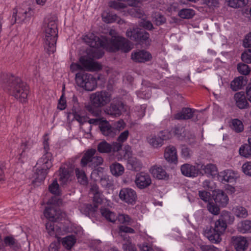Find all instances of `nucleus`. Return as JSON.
<instances>
[{"mask_svg": "<svg viewBox=\"0 0 251 251\" xmlns=\"http://www.w3.org/2000/svg\"><path fill=\"white\" fill-rule=\"evenodd\" d=\"M3 78L5 79L2 84L3 90L20 102H26L29 93V87L26 84L14 75H3Z\"/></svg>", "mask_w": 251, "mask_h": 251, "instance_id": "1", "label": "nucleus"}, {"mask_svg": "<svg viewBox=\"0 0 251 251\" xmlns=\"http://www.w3.org/2000/svg\"><path fill=\"white\" fill-rule=\"evenodd\" d=\"M57 21L56 15L51 14L45 18L43 25L45 34V49L49 54L53 53L56 50L58 35Z\"/></svg>", "mask_w": 251, "mask_h": 251, "instance_id": "2", "label": "nucleus"}, {"mask_svg": "<svg viewBox=\"0 0 251 251\" xmlns=\"http://www.w3.org/2000/svg\"><path fill=\"white\" fill-rule=\"evenodd\" d=\"M91 104L86 106V110L93 116L99 117L101 114L100 107L110 101V94L105 91H98L91 96Z\"/></svg>", "mask_w": 251, "mask_h": 251, "instance_id": "3", "label": "nucleus"}, {"mask_svg": "<svg viewBox=\"0 0 251 251\" xmlns=\"http://www.w3.org/2000/svg\"><path fill=\"white\" fill-rule=\"evenodd\" d=\"M34 15V10L30 7L25 9L22 7H17L13 9L11 23H26Z\"/></svg>", "mask_w": 251, "mask_h": 251, "instance_id": "4", "label": "nucleus"}, {"mask_svg": "<svg viewBox=\"0 0 251 251\" xmlns=\"http://www.w3.org/2000/svg\"><path fill=\"white\" fill-rule=\"evenodd\" d=\"M96 152V150L94 149L88 150L81 159V166L85 167L88 165L92 168H95L101 165L103 162V159L100 156L95 155Z\"/></svg>", "mask_w": 251, "mask_h": 251, "instance_id": "5", "label": "nucleus"}, {"mask_svg": "<svg viewBox=\"0 0 251 251\" xmlns=\"http://www.w3.org/2000/svg\"><path fill=\"white\" fill-rule=\"evenodd\" d=\"M126 35L130 40L140 44H149L150 43L149 33L137 27L128 29Z\"/></svg>", "mask_w": 251, "mask_h": 251, "instance_id": "6", "label": "nucleus"}, {"mask_svg": "<svg viewBox=\"0 0 251 251\" xmlns=\"http://www.w3.org/2000/svg\"><path fill=\"white\" fill-rule=\"evenodd\" d=\"M112 34V30L111 29V51L121 50L127 52L131 50L132 47L129 41L119 36H113Z\"/></svg>", "mask_w": 251, "mask_h": 251, "instance_id": "7", "label": "nucleus"}, {"mask_svg": "<svg viewBox=\"0 0 251 251\" xmlns=\"http://www.w3.org/2000/svg\"><path fill=\"white\" fill-rule=\"evenodd\" d=\"M48 134L45 135L44 138V140L43 142L44 154L40 158L37 162V165L40 167H42L44 169L49 170L52 166L51 160L52 159V154L49 152L50 149L49 144V138L48 137Z\"/></svg>", "mask_w": 251, "mask_h": 251, "instance_id": "8", "label": "nucleus"}, {"mask_svg": "<svg viewBox=\"0 0 251 251\" xmlns=\"http://www.w3.org/2000/svg\"><path fill=\"white\" fill-rule=\"evenodd\" d=\"M79 62L83 69H84L87 71H96L100 70L101 68L100 64L87 56H81Z\"/></svg>", "mask_w": 251, "mask_h": 251, "instance_id": "9", "label": "nucleus"}, {"mask_svg": "<svg viewBox=\"0 0 251 251\" xmlns=\"http://www.w3.org/2000/svg\"><path fill=\"white\" fill-rule=\"evenodd\" d=\"M45 216L50 221H58L64 217L65 214L58 207H48L44 211Z\"/></svg>", "mask_w": 251, "mask_h": 251, "instance_id": "10", "label": "nucleus"}, {"mask_svg": "<svg viewBox=\"0 0 251 251\" xmlns=\"http://www.w3.org/2000/svg\"><path fill=\"white\" fill-rule=\"evenodd\" d=\"M120 199L128 204H133L137 199L135 191L129 188L122 189L119 193Z\"/></svg>", "mask_w": 251, "mask_h": 251, "instance_id": "11", "label": "nucleus"}, {"mask_svg": "<svg viewBox=\"0 0 251 251\" xmlns=\"http://www.w3.org/2000/svg\"><path fill=\"white\" fill-rule=\"evenodd\" d=\"M84 42L90 47L94 48L104 47L105 42L102 41L99 37L95 36L93 33H90L85 35L83 38Z\"/></svg>", "mask_w": 251, "mask_h": 251, "instance_id": "12", "label": "nucleus"}, {"mask_svg": "<svg viewBox=\"0 0 251 251\" xmlns=\"http://www.w3.org/2000/svg\"><path fill=\"white\" fill-rule=\"evenodd\" d=\"M200 164H197V166H193L190 164H184L181 166V173L186 176H197L200 172L199 167Z\"/></svg>", "mask_w": 251, "mask_h": 251, "instance_id": "13", "label": "nucleus"}, {"mask_svg": "<svg viewBox=\"0 0 251 251\" xmlns=\"http://www.w3.org/2000/svg\"><path fill=\"white\" fill-rule=\"evenodd\" d=\"M135 182L138 188L143 189L150 185L151 180L149 175L141 172L136 175Z\"/></svg>", "mask_w": 251, "mask_h": 251, "instance_id": "14", "label": "nucleus"}, {"mask_svg": "<svg viewBox=\"0 0 251 251\" xmlns=\"http://www.w3.org/2000/svg\"><path fill=\"white\" fill-rule=\"evenodd\" d=\"M231 244L236 251H244L248 247V242L247 239L241 236H232Z\"/></svg>", "mask_w": 251, "mask_h": 251, "instance_id": "15", "label": "nucleus"}, {"mask_svg": "<svg viewBox=\"0 0 251 251\" xmlns=\"http://www.w3.org/2000/svg\"><path fill=\"white\" fill-rule=\"evenodd\" d=\"M213 197L215 203L222 207L226 206L229 201L226 194L221 190L214 191L213 193Z\"/></svg>", "mask_w": 251, "mask_h": 251, "instance_id": "16", "label": "nucleus"}, {"mask_svg": "<svg viewBox=\"0 0 251 251\" xmlns=\"http://www.w3.org/2000/svg\"><path fill=\"white\" fill-rule=\"evenodd\" d=\"M164 156L165 159L169 163L176 164L177 162L176 149L173 146H169L166 148Z\"/></svg>", "mask_w": 251, "mask_h": 251, "instance_id": "17", "label": "nucleus"}, {"mask_svg": "<svg viewBox=\"0 0 251 251\" xmlns=\"http://www.w3.org/2000/svg\"><path fill=\"white\" fill-rule=\"evenodd\" d=\"M222 235L218 231L213 229L212 227L206 229L204 231V236L212 243H220L222 241Z\"/></svg>", "mask_w": 251, "mask_h": 251, "instance_id": "18", "label": "nucleus"}, {"mask_svg": "<svg viewBox=\"0 0 251 251\" xmlns=\"http://www.w3.org/2000/svg\"><path fill=\"white\" fill-rule=\"evenodd\" d=\"M118 221L120 224L131 225L133 220L128 215L125 214H119L116 215L115 213L111 212V223H115Z\"/></svg>", "mask_w": 251, "mask_h": 251, "instance_id": "19", "label": "nucleus"}, {"mask_svg": "<svg viewBox=\"0 0 251 251\" xmlns=\"http://www.w3.org/2000/svg\"><path fill=\"white\" fill-rule=\"evenodd\" d=\"M151 57V54L144 50H141L132 53V59L137 62H144L149 61Z\"/></svg>", "mask_w": 251, "mask_h": 251, "instance_id": "20", "label": "nucleus"}, {"mask_svg": "<svg viewBox=\"0 0 251 251\" xmlns=\"http://www.w3.org/2000/svg\"><path fill=\"white\" fill-rule=\"evenodd\" d=\"M196 110L188 107H184L174 116L176 120H188L192 118Z\"/></svg>", "mask_w": 251, "mask_h": 251, "instance_id": "21", "label": "nucleus"}, {"mask_svg": "<svg viewBox=\"0 0 251 251\" xmlns=\"http://www.w3.org/2000/svg\"><path fill=\"white\" fill-rule=\"evenodd\" d=\"M219 178L223 183L232 182L235 181V174L231 170H226L218 174Z\"/></svg>", "mask_w": 251, "mask_h": 251, "instance_id": "22", "label": "nucleus"}, {"mask_svg": "<svg viewBox=\"0 0 251 251\" xmlns=\"http://www.w3.org/2000/svg\"><path fill=\"white\" fill-rule=\"evenodd\" d=\"M234 98L237 106L240 109H244L248 107L249 103L244 92H240L236 93L234 95Z\"/></svg>", "mask_w": 251, "mask_h": 251, "instance_id": "23", "label": "nucleus"}, {"mask_svg": "<svg viewBox=\"0 0 251 251\" xmlns=\"http://www.w3.org/2000/svg\"><path fill=\"white\" fill-rule=\"evenodd\" d=\"M199 170L203 171L205 174L212 177L215 176L218 174V169L216 166L211 163L206 165L200 164Z\"/></svg>", "mask_w": 251, "mask_h": 251, "instance_id": "24", "label": "nucleus"}, {"mask_svg": "<svg viewBox=\"0 0 251 251\" xmlns=\"http://www.w3.org/2000/svg\"><path fill=\"white\" fill-rule=\"evenodd\" d=\"M150 172L154 177L159 179H165L168 177V175L166 171L161 167L154 166L151 169Z\"/></svg>", "mask_w": 251, "mask_h": 251, "instance_id": "25", "label": "nucleus"}, {"mask_svg": "<svg viewBox=\"0 0 251 251\" xmlns=\"http://www.w3.org/2000/svg\"><path fill=\"white\" fill-rule=\"evenodd\" d=\"M247 83V80L246 76H240L237 77L231 81L230 84L231 88L233 91H237L242 89L243 86H245Z\"/></svg>", "mask_w": 251, "mask_h": 251, "instance_id": "26", "label": "nucleus"}, {"mask_svg": "<svg viewBox=\"0 0 251 251\" xmlns=\"http://www.w3.org/2000/svg\"><path fill=\"white\" fill-rule=\"evenodd\" d=\"M72 173L71 169L62 166L59 169V180L63 184L66 183L69 181Z\"/></svg>", "mask_w": 251, "mask_h": 251, "instance_id": "27", "label": "nucleus"}, {"mask_svg": "<svg viewBox=\"0 0 251 251\" xmlns=\"http://www.w3.org/2000/svg\"><path fill=\"white\" fill-rule=\"evenodd\" d=\"M142 164L141 161L135 157H130L127 160V167L129 170L138 171L141 170Z\"/></svg>", "mask_w": 251, "mask_h": 251, "instance_id": "28", "label": "nucleus"}, {"mask_svg": "<svg viewBox=\"0 0 251 251\" xmlns=\"http://www.w3.org/2000/svg\"><path fill=\"white\" fill-rule=\"evenodd\" d=\"M124 110V104L121 101L113 103L111 106V116L115 117L120 116Z\"/></svg>", "mask_w": 251, "mask_h": 251, "instance_id": "29", "label": "nucleus"}, {"mask_svg": "<svg viewBox=\"0 0 251 251\" xmlns=\"http://www.w3.org/2000/svg\"><path fill=\"white\" fill-rule=\"evenodd\" d=\"M237 230L242 233L251 232V221L245 220L238 224Z\"/></svg>", "mask_w": 251, "mask_h": 251, "instance_id": "30", "label": "nucleus"}, {"mask_svg": "<svg viewBox=\"0 0 251 251\" xmlns=\"http://www.w3.org/2000/svg\"><path fill=\"white\" fill-rule=\"evenodd\" d=\"M90 74L87 73L84 71H80L75 75V81L78 86L83 88L85 82L87 81L88 75Z\"/></svg>", "mask_w": 251, "mask_h": 251, "instance_id": "31", "label": "nucleus"}, {"mask_svg": "<svg viewBox=\"0 0 251 251\" xmlns=\"http://www.w3.org/2000/svg\"><path fill=\"white\" fill-rule=\"evenodd\" d=\"M97 86V82L96 78L91 74L88 75L87 81L84 84L83 88L88 91H92L95 90Z\"/></svg>", "mask_w": 251, "mask_h": 251, "instance_id": "32", "label": "nucleus"}, {"mask_svg": "<svg viewBox=\"0 0 251 251\" xmlns=\"http://www.w3.org/2000/svg\"><path fill=\"white\" fill-rule=\"evenodd\" d=\"M48 170L38 166L35 174V179L33 181V182H41L43 181L46 178Z\"/></svg>", "mask_w": 251, "mask_h": 251, "instance_id": "33", "label": "nucleus"}, {"mask_svg": "<svg viewBox=\"0 0 251 251\" xmlns=\"http://www.w3.org/2000/svg\"><path fill=\"white\" fill-rule=\"evenodd\" d=\"M147 140L148 143L154 148H160L163 145L157 135H151L147 137Z\"/></svg>", "mask_w": 251, "mask_h": 251, "instance_id": "34", "label": "nucleus"}, {"mask_svg": "<svg viewBox=\"0 0 251 251\" xmlns=\"http://www.w3.org/2000/svg\"><path fill=\"white\" fill-rule=\"evenodd\" d=\"M232 212L238 218H246L248 216V210L242 206L238 205L234 207L232 209Z\"/></svg>", "mask_w": 251, "mask_h": 251, "instance_id": "35", "label": "nucleus"}, {"mask_svg": "<svg viewBox=\"0 0 251 251\" xmlns=\"http://www.w3.org/2000/svg\"><path fill=\"white\" fill-rule=\"evenodd\" d=\"M93 195L94 206H92V204H88L87 207L90 211L95 212L98 208V205L101 203L102 201V198L100 193H98Z\"/></svg>", "mask_w": 251, "mask_h": 251, "instance_id": "36", "label": "nucleus"}, {"mask_svg": "<svg viewBox=\"0 0 251 251\" xmlns=\"http://www.w3.org/2000/svg\"><path fill=\"white\" fill-rule=\"evenodd\" d=\"M123 144L118 141L113 142L112 144L111 145V152L112 151L116 153V154L114 155V156H115V159H117L118 161L123 158L122 155L119 152Z\"/></svg>", "mask_w": 251, "mask_h": 251, "instance_id": "37", "label": "nucleus"}, {"mask_svg": "<svg viewBox=\"0 0 251 251\" xmlns=\"http://www.w3.org/2000/svg\"><path fill=\"white\" fill-rule=\"evenodd\" d=\"M76 241L73 235L67 236L62 239V245L67 249H70L75 244Z\"/></svg>", "mask_w": 251, "mask_h": 251, "instance_id": "38", "label": "nucleus"}, {"mask_svg": "<svg viewBox=\"0 0 251 251\" xmlns=\"http://www.w3.org/2000/svg\"><path fill=\"white\" fill-rule=\"evenodd\" d=\"M231 129L236 133H240L244 130V125L241 121L237 119L232 120L230 125Z\"/></svg>", "mask_w": 251, "mask_h": 251, "instance_id": "39", "label": "nucleus"}, {"mask_svg": "<svg viewBox=\"0 0 251 251\" xmlns=\"http://www.w3.org/2000/svg\"><path fill=\"white\" fill-rule=\"evenodd\" d=\"M124 172V167L118 163H113L111 166V173L115 176H120Z\"/></svg>", "mask_w": 251, "mask_h": 251, "instance_id": "40", "label": "nucleus"}, {"mask_svg": "<svg viewBox=\"0 0 251 251\" xmlns=\"http://www.w3.org/2000/svg\"><path fill=\"white\" fill-rule=\"evenodd\" d=\"M78 181L82 185H86L88 183V179L85 172L78 168L75 170Z\"/></svg>", "mask_w": 251, "mask_h": 251, "instance_id": "41", "label": "nucleus"}, {"mask_svg": "<svg viewBox=\"0 0 251 251\" xmlns=\"http://www.w3.org/2000/svg\"><path fill=\"white\" fill-rule=\"evenodd\" d=\"M99 127L101 133L105 136H108L110 134V125L109 122L102 120L99 123Z\"/></svg>", "mask_w": 251, "mask_h": 251, "instance_id": "42", "label": "nucleus"}, {"mask_svg": "<svg viewBox=\"0 0 251 251\" xmlns=\"http://www.w3.org/2000/svg\"><path fill=\"white\" fill-rule=\"evenodd\" d=\"M125 126L126 124L122 120L115 122L112 125V126H111V133L113 132H114L115 134H116L117 132H119L125 128Z\"/></svg>", "mask_w": 251, "mask_h": 251, "instance_id": "43", "label": "nucleus"}, {"mask_svg": "<svg viewBox=\"0 0 251 251\" xmlns=\"http://www.w3.org/2000/svg\"><path fill=\"white\" fill-rule=\"evenodd\" d=\"M195 11L191 9H182L178 13L180 17L183 19H191L195 15Z\"/></svg>", "mask_w": 251, "mask_h": 251, "instance_id": "44", "label": "nucleus"}, {"mask_svg": "<svg viewBox=\"0 0 251 251\" xmlns=\"http://www.w3.org/2000/svg\"><path fill=\"white\" fill-rule=\"evenodd\" d=\"M219 219L224 223H226L227 225V224L232 223L234 218L233 216H231L230 212L224 211L222 212Z\"/></svg>", "mask_w": 251, "mask_h": 251, "instance_id": "45", "label": "nucleus"}, {"mask_svg": "<svg viewBox=\"0 0 251 251\" xmlns=\"http://www.w3.org/2000/svg\"><path fill=\"white\" fill-rule=\"evenodd\" d=\"M239 153L241 156L248 158L251 155V146L244 144L240 148Z\"/></svg>", "mask_w": 251, "mask_h": 251, "instance_id": "46", "label": "nucleus"}, {"mask_svg": "<svg viewBox=\"0 0 251 251\" xmlns=\"http://www.w3.org/2000/svg\"><path fill=\"white\" fill-rule=\"evenodd\" d=\"M226 227L227 225L226 224V223H224L219 219L215 222L214 227H213V228L223 234L226 228Z\"/></svg>", "mask_w": 251, "mask_h": 251, "instance_id": "47", "label": "nucleus"}, {"mask_svg": "<svg viewBox=\"0 0 251 251\" xmlns=\"http://www.w3.org/2000/svg\"><path fill=\"white\" fill-rule=\"evenodd\" d=\"M49 190L51 193L55 195H59L60 194L59 186L56 179L54 180L49 186Z\"/></svg>", "mask_w": 251, "mask_h": 251, "instance_id": "48", "label": "nucleus"}, {"mask_svg": "<svg viewBox=\"0 0 251 251\" xmlns=\"http://www.w3.org/2000/svg\"><path fill=\"white\" fill-rule=\"evenodd\" d=\"M98 151L100 153L110 152V144L105 141L100 142L98 145Z\"/></svg>", "mask_w": 251, "mask_h": 251, "instance_id": "49", "label": "nucleus"}, {"mask_svg": "<svg viewBox=\"0 0 251 251\" xmlns=\"http://www.w3.org/2000/svg\"><path fill=\"white\" fill-rule=\"evenodd\" d=\"M218 204L213 202H209L207 205V210L213 215H218L220 209Z\"/></svg>", "mask_w": 251, "mask_h": 251, "instance_id": "50", "label": "nucleus"}, {"mask_svg": "<svg viewBox=\"0 0 251 251\" xmlns=\"http://www.w3.org/2000/svg\"><path fill=\"white\" fill-rule=\"evenodd\" d=\"M228 4L233 8L241 7L245 5V0H228Z\"/></svg>", "mask_w": 251, "mask_h": 251, "instance_id": "51", "label": "nucleus"}, {"mask_svg": "<svg viewBox=\"0 0 251 251\" xmlns=\"http://www.w3.org/2000/svg\"><path fill=\"white\" fill-rule=\"evenodd\" d=\"M129 13L132 16L142 18L144 16L143 11L139 8L132 7L129 10Z\"/></svg>", "mask_w": 251, "mask_h": 251, "instance_id": "52", "label": "nucleus"}, {"mask_svg": "<svg viewBox=\"0 0 251 251\" xmlns=\"http://www.w3.org/2000/svg\"><path fill=\"white\" fill-rule=\"evenodd\" d=\"M138 24L140 26L142 27L147 30H150L152 29L153 28L152 23L150 21L147 20L144 18L141 19L139 21Z\"/></svg>", "mask_w": 251, "mask_h": 251, "instance_id": "53", "label": "nucleus"}, {"mask_svg": "<svg viewBox=\"0 0 251 251\" xmlns=\"http://www.w3.org/2000/svg\"><path fill=\"white\" fill-rule=\"evenodd\" d=\"M237 70L241 74L245 75H248L251 71L248 65L241 63L238 64Z\"/></svg>", "mask_w": 251, "mask_h": 251, "instance_id": "54", "label": "nucleus"}, {"mask_svg": "<svg viewBox=\"0 0 251 251\" xmlns=\"http://www.w3.org/2000/svg\"><path fill=\"white\" fill-rule=\"evenodd\" d=\"M157 135L158 136V138L161 139L163 144H164V141L170 139L172 137L171 133L167 130L161 131Z\"/></svg>", "mask_w": 251, "mask_h": 251, "instance_id": "55", "label": "nucleus"}, {"mask_svg": "<svg viewBox=\"0 0 251 251\" xmlns=\"http://www.w3.org/2000/svg\"><path fill=\"white\" fill-rule=\"evenodd\" d=\"M72 114L74 116V118L80 124H83L87 122V117L80 116L78 112L73 109H72Z\"/></svg>", "mask_w": 251, "mask_h": 251, "instance_id": "56", "label": "nucleus"}, {"mask_svg": "<svg viewBox=\"0 0 251 251\" xmlns=\"http://www.w3.org/2000/svg\"><path fill=\"white\" fill-rule=\"evenodd\" d=\"M185 130L182 127H176L174 128V132L177 137L180 139H183L186 137V133H185Z\"/></svg>", "mask_w": 251, "mask_h": 251, "instance_id": "57", "label": "nucleus"}, {"mask_svg": "<svg viewBox=\"0 0 251 251\" xmlns=\"http://www.w3.org/2000/svg\"><path fill=\"white\" fill-rule=\"evenodd\" d=\"M241 59L245 63H251V49H248L242 53Z\"/></svg>", "mask_w": 251, "mask_h": 251, "instance_id": "58", "label": "nucleus"}, {"mask_svg": "<svg viewBox=\"0 0 251 251\" xmlns=\"http://www.w3.org/2000/svg\"><path fill=\"white\" fill-rule=\"evenodd\" d=\"M55 221H49L46 224V228L48 231V233L51 235H55L54 233V224Z\"/></svg>", "mask_w": 251, "mask_h": 251, "instance_id": "59", "label": "nucleus"}, {"mask_svg": "<svg viewBox=\"0 0 251 251\" xmlns=\"http://www.w3.org/2000/svg\"><path fill=\"white\" fill-rule=\"evenodd\" d=\"M193 154V151L190 149L183 146L181 149V155L182 157L185 159L190 158Z\"/></svg>", "mask_w": 251, "mask_h": 251, "instance_id": "60", "label": "nucleus"}, {"mask_svg": "<svg viewBox=\"0 0 251 251\" xmlns=\"http://www.w3.org/2000/svg\"><path fill=\"white\" fill-rule=\"evenodd\" d=\"M127 233H134L135 230L132 228L126 226H121L119 227V234L120 235L121 233L126 234Z\"/></svg>", "mask_w": 251, "mask_h": 251, "instance_id": "61", "label": "nucleus"}, {"mask_svg": "<svg viewBox=\"0 0 251 251\" xmlns=\"http://www.w3.org/2000/svg\"><path fill=\"white\" fill-rule=\"evenodd\" d=\"M128 136L129 131L127 130H125L119 135L117 140L123 144L127 140Z\"/></svg>", "mask_w": 251, "mask_h": 251, "instance_id": "62", "label": "nucleus"}, {"mask_svg": "<svg viewBox=\"0 0 251 251\" xmlns=\"http://www.w3.org/2000/svg\"><path fill=\"white\" fill-rule=\"evenodd\" d=\"M165 18L160 14H156L154 17V22L157 25H160L163 24L165 22Z\"/></svg>", "mask_w": 251, "mask_h": 251, "instance_id": "63", "label": "nucleus"}, {"mask_svg": "<svg viewBox=\"0 0 251 251\" xmlns=\"http://www.w3.org/2000/svg\"><path fill=\"white\" fill-rule=\"evenodd\" d=\"M242 170L246 175L251 176V162L244 163L242 166Z\"/></svg>", "mask_w": 251, "mask_h": 251, "instance_id": "64", "label": "nucleus"}]
</instances>
